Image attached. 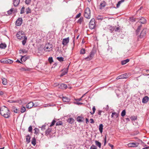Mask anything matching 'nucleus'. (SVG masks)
<instances>
[{"instance_id": "nucleus-1", "label": "nucleus", "mask_w": 149, "mask_h": 149, "mask_svg": "<svg viewBox=\"0 0 149 149\" xmlns=\"http://www.w3.org/2000/svg\"><path fill=\"white\" fill-rule=\"evenodd\" d=\"M56 123L55 128L57 130H63L64 128L63 125V123L61 121H59L58 119L54 118L51 124L49 125V123H45L41 127L42 130H48L52 129L51 127L53 126Z\"/></svg>"}, {"instance_id": "nucleus-2", "label": "nucleus", "mask_w": 149, "mask_h": 149, "mask_svg": "<svg viewBox=\"0 0 149 149\" xmlns=\"http://www.w3.org/2000/svg\"><path fill=\"white\" fill-rule=\"evenodd\" d=\"M0 113L1 116L6 118H8L10 116V111L7 107L4 106L1 108Z\"/></svg>"}, {"instance_id": "nucleus-3", "label": "nucleus", "mask_w": 149, "mask_h": 149, "mask_svg": "<svg viewBox=\"0 0 149 149\" xmlns=\"http://www.w3.org/2000/svg\"><path fill=\"white\" fill-rule=\"evenodd\" d=\"M84 17L87 19H89L91 17V11L89 8H87L85 10L84 14Z\"/></svg>"}, {"instance_id": "nucleus-4", "label": "nucleus", "mask_w": 149, "mask_h": 149, "mask_svg": "<svg viewBox=\"0 0 149 149\" xmlns=\"http://www.w3.org/2000/svg\"><path fill=\"white\" fill-rule=\"evenodd\" d=\"M16 36L18 39L20 40H22L24 38V37H26L25 33L22 31L17 32L16 34Z\"/></svg>"}, {"instance_id": "nucleus-5", "label": "nucleus", "mask_w": 149, "mask_h": 149, "mask_svg": "<svg viewBox=\"0 0 149 149\" xmlns=\"http://www.w3.org/2000/svg\"><path fill=\"white\" fill-rule=\"evenodd\" d=\"M95 53V51L93 49L90 52L89 55L88 57L85 58V59L86 61H88L91 60L93 58Z\"/></svg>"}, {"instance_id": "nucleus-6", "label": "nucleus", "mask_w": 149, "mask_h": 149, "mask_svg": "<svg viewBox=\"0 0 149 149\" xmlns=\"http://www.w3.org/2000/svg\"><path fill=\"white\" fill-rule=\"evenodd\" d=\"M89 27L91 29H93L95 27V19L94 18H92L91 20L89 22Z\"/></svg>"}, {"instance_id": "nucleus-7", "label": "nucleus", "mask_w": 149, "mask_h": 149, "mask_svg": "<svg viewBox=\"0 0 149 149\" xmlns=\"http://www.w3.org/2000/svg\"><path fill=\"white\" fill-rule=\"evenodd\" d=\"M52 45L49 43L46 44L45 48L46 49H47V51L49 52L52 50Z\"/></svg>"}, {"instance_id": "nucleus-8", "label": "nucleus", "mask_w": 149, "mask_h": 149, "mask_svg": "<svg viewBox=\"0 0 149 149\" xmlns=\"http://www.w3.org/2000/svg\"><path fill=\"white\" fill-rule=\"evenodd\" d=\"M23 20L21 17L19 18L16 21L15 24L17 26H20L22 23Z\"/></svg>"}, {"instance_id": "nucleus-9", "label": "nucleus", "mask_w": 149, "mask_h": 149, "mask_svg": "<svg viewBox=\"0 0 149 149\" xmlns=\"http://www.w3.org/2000/svg\"><path fill=\"white\" fill-rule=\"evenodd\" d=\"M69 66V65H68V68H64L63 70H62V71H63V72L60 75V76L61 77H62L67 73Z\"/></svg>"}, {"instance_id": "nucleus-10", "label": "nucleus", "mask_w": 149, "mask_h": 149, "mask_svg": "<svg viewBox=\"0 0 149 149\" xmlns=\"http://www.w3.org/2000/svg\"><path fill=\"white\" fill-rule=\"evenodd\" d=\"M139 144V143H134L132 142L129 143L128 144V146L130 147H136Z\"/></svg>"}, {"instance_id": "nucleus-11", "label": "nucleus", "mask_w": 149, "mask_h": 149, "mask_svg": "<svg viewBox=\"0 0 149 149\" xmlns=\"http://www.w3.org/2000/svg\"><path fill=\"white\" fill-rule=\"evenodd\" d=\"M67 88V86L66 85L63 84H59L58 88L64 89H66Z\"/></svg>"}, {"instance_id": "nucleus-12", "label": "nucleus", "mask_w": 149, "mask_h": 149, "mask_svg": "<svg viewBox=\"0 0 149 149\" xmlns=\"http://www.w3.org/2000/svg\"><path fill=\"white\" fill-rule=\"evenodd\" d=\"M69 42V38L63 39L62 41V44L64 46L66 45Z\"/></svg>"}, {"instance_id": "nucleus-13", "label": "nucleus", "mask_w": 149, "mask_h": 149, "mask_svg": "<svg viewBox=\"0 0 149 149\" xmlns=\"http://www.w3.org/2000/svg\"><path fill=\"white\" fill-rule=\"evenodd\" d=\"M146 32V29H144L141 31L140 36V38H142L144 36H145Z\"/></svg>"}, {"instance_id": "nucleus-14", "label": "nucleus", "mask_w": 149, "mask_h": 149, "mask_svg": "<svg viewBox=\"0 0 149 149\" xmlns=\"http://www.w3.org/2000/svg\"><path fill=\"white\" fill-rule=\"evenodd\" d=\"M52 131H45V135L48 137H50L53 135V134L55 133V131H52L54 132H52Z\"/></svg>"}, {"instance_id": "nucleus-15", "label": "nucleus", "mask_w": 149, "mask_h": 149, "mask_svg": "<svg viewBox=\"0 0 149 149\" xmlns=\"http://www.w3.org/2000/svg\"><path fill=\"white\" fill-rule=\"evenodd\" d=\"M33 107H35L36 106L33 104V103L32 102H30L29 103L27 104L26 106V107L28 109H30L31 108Z\"/></svg>"}, {"instance_id": "nucleus-16", "label": "nucleus", "mask_w": 149, "mask_h": 149, "mask_svg": "<svg viewBox=\"0 0 149 149\" xmlns=\"http://www.w3.org/2000/svg\"><path fill=\"white\" fill-rule=\"evenodd\" d=\"M118 116L119 114L118 113H117L115 112H113L112 113L111 117V118H113V117H114V118H115L117 120H119Z\"/></svg>"}, {"instance_id": "nucleus-17", "label": "nucleus", "mask_w": 149, "mask_h": 149, "mask_svg": "<svg viewBox=\"0 0 149 149\" xmlns=\"http://www.w3.org/2000/svg\"><path fill=\"white\" fill-rule=\"evenodd\" d=\"M21 57V58H20V60L22 62L23 61L25 62V61L27 59H28L29 58V56H26L25 55L24 56H20Z\"/></svg>"}, {"instance_id": "nucleus-18", "label": "nucleus", "mask_w": 149, "mask_h": 149, "mask_svg": "<svg viewBox=\"0 0 149 149\" xmlns=\"http://www.w3.org/2000/svg\"><path fill=\"white\" fill-rule=\"evenodd\" d=\"M77 120L78 122L81 123L84 121V118L83 117L78 116L77 118Z\"/></svg>"}, {"instance_id": "nucleus-19", "label": "nucleus", "mask_w": 149, "mask_h": 149, "mask_svg": "<svg viewBox=\"0 0 149 149\" xmlns=\"http://www.w3.org/2000/svg\"><path fill=\"white\" fill-rule=\"evenodd\" d=\"M138 22L142 24H144L146 23V20L144 17H141L140 18H139V20L138 21Z\"/></svg>"}, {"instance_id": "nucleus-20", "label": "nucleus", "mask_w": 149, "mask_h": 149, "mask_svg": "<svg viewBox=\"0 0 149 149\" xmlns=\"http://www.w3.org/2000/svg\"><path fill=\"white\" fill-rule=\"evenodd\" d=\"M149 98L147 96H145L142 99V102L143 103H147L149 100Z\"/></svg>"}, {"instance_id": "nucleus-21", "label": "nucleus", "mask_w": 149, "mask_h": 149, "mask_svg": "<svg viewBox=\"0 0 149 149\" xmlns=\"http://www.w3.org/2000/svg\"><path fill=\"white\" fill-rule=\"evenodd\" d=\"M20 0H13V4L15 6H17L19 3Z\"/></svg>"}, {"instance_id": "nucleus-22", "label": "nucleus", "mask_w": 149, "mask_h": 149, "mask_svg": "<svg viewBox=\"0 0 149 149\" xmlns=\"http://www.w3.org/2000/svg\"><path fill=\"white\" fill-rule=\"evenodd\" d=\"M12 111L15 113H19L20 111L19 110L17 109L15 107H13L12 108Z\"/></svg>"}, {"instance_id": "nucleus-23", "label": "nucleus", "mask_w": 149, "mask_h": 149, "mask_svg": "<svg viewBox=\"0 0 149 149\" xmlns=\"http://www.w3.org/2000/svg\"><path fill=\"white\" fill-rule=\"evenodd\" d=\"M106 3L104 1H102L100 5V9H102V8L106 6Z\"/></svg>"}, {"instance_id": "nucleus-24", "label": "nucleus", "mask_w": 149, "mask_h": 149, "mask_svg": "<svg viewBox=\"0 0 149 149\" xmlns=\"http://www.w3.org/2000/svg\"><path fill=\"white\" fill-rule=\"evenodd\" d=\"M6 45L5 43H1L0 44V48L2 49H5L6 47Z\"/></svg>"}, {"instance_id": "nucleus-25", "label": "nucleus", "mask_w": 149, "mask_h": 149, "mask_svg": "<svg viewBox=\"0 0 149 149\" xmlns=\"http://www.w3.org/2000/svg\"><path fill=\"white\" fill-rule=\"evenodd\" d=\"M130 61V60L129 59H127L126 60L122 61L121 62V64L122 65H124L126 64L128 62Z\"/></svg>"}, {"instance_id": "nucleus-26", "label": "nucleus", "mask_w": 149, "mask_h": 149, "mask_svg": "<svg viewBox=\"0 0 149 149\" xmlns=\"http://www.w3.org/2000/svg\"><path fill=\"white\" fill-rule=\"evenodd\" d=\"M67 121L70 123L72 124L74 121V120L72 118H69L67 120Z\"/></svg>"}, {"instance_id": "nucleus-27", "label": "nucleus", "mask_w": 149, "mask_h": 149, "mask_svg": "<svg viewBox=\"0 0 149 149\" xmlns=\"http://www.w3.org/2000/svg\"><path fill=\"white\" fill-rule=\"evenodd\" d=\"M95 142L96 146L99 147L100 148H101V143L98 141L97 140H96Z\"/></svg>"}, {"instance_id": "nucleus-28", "label": "nucleus", "mask_w": 149, "mask_h": 149, "mask_svg": "<svg viewBox=\"0 0 149 149\" xmlns=\"http://www.w3.org/2000/svg\"><path fill=\"white\" fill-rule=\"evenodd\" d=\"M120 76L122 79L127 78L128 77V75L127 73L121 75Z\"/></svg>"}, {"instance_id": "nucleus-29", "label": "nucleus", "mask_w": 149, "mask_h": 149, "mask_svg": "<svg viewBox=\"0 0 149 149\" xmlns=\"http://www.w3.org/2000/svg\"><path fill=\"white\" fill-rule=\"evenodd\" d=\"M31 137L29 135H27L26 136V141L27 143H29L30 141Z\"/></svg>"}, {"instance_id": "nucleus-30", "label": "nucleus", "mask_w": 149, "mask_h": 149, "mask_svg": "<svg viewBox=\"0 0 149 149\" xmlns=\"http://www.w3.org/2000/svg\"><path fill=\"white\" fill-rule=\"evenodd\" d=\"M70 100V99L66 97H63V102H68Z\"/></svg>"}, {"instance_id": "nucleus-31", "label": "nucleus", "mask_w": 149, "mask_h": 149, "mask_svg": "<svg viewBox=\"0 0 149 149\" xmlns=\"http://www.w3.org/2000/svg\"><path fill=\"white\" fill-rule=\"evenodd\" d=\"M2 81V83L4 85H6L7 84V79L4 78L3 77L1 78Z\"/></svg>"}, {"instance_id": "nucleus-32", "label": "nucleus", "mask_w": 149, "mask_h": 149, "mask_svg": "<svg viewBox=\"0 0 149 149\" xmlns=\"http://www.w3.org/2000/svg\"><path fill=\"white\" fill-rule=\"evenodd\" d=\"M28 51L25 49H20L19 50V54H23L24 53H27Z\"/></svg>"}, {"instance_id": "nucleus-33", "label": "nucleus", "mask_w": 149, "mask_h": 149, "mask_svg": "<svg viewBox=\"0 0 149 149\" xmlns=\"http://www.w3.org/2000/svg\"><path fill=\"white\" fill-rule=\"evenodd\" d=\"M31 143L35 146L36 144V139L35 137H33L31 140Z\"/></svg>"}, {"instance_id": "nucleus-34", "label": "nucleus", "mask_w": 149, "mask_h": 149, "mask_svg": "<svg viewBox=\"0 0 149 149\" xmlns=\"http://www.w3.org/2000/svg\"><path fill=\"white\" fill-rule=\"evenodd\" d=\"M109 29L110 31L111 32H112L115 29V27L114 26H109Z\"/></svg>"}, {"instance_id": "nucleus-35", "label": "nucleus", "mask_w": 149, "mask_h": 149, "mask_svg": "<svg viewBox=\"0 0 149 149\" xmlns=\"http://www.w3.org/2000/svg\"><path fill=\"white\" fill-rule=\"evenodd\" d=\"M57 59L60 62H62L64 61V58L62 57H58L57 58Z\"/></svg>"}, {"instance_id": "nucleus-36", "label": "nucleus", "mask_w": 149, "mask_h": 149, "mask_svg": "<svg viewBox=\"0 0 149 149\" xmlns=\"http://www.w3.org/2000/svg\"><path fill=\"white\" fill-rule=\"evenodd\" d=\"M23 39L24 40L22 41V44L23 45H24L26 42L27 37L26 36L24 37Z\"/></svg>"}, {"instance_id": "nucleus-37", "label": "nucleus", "mask_w": 149, "mask_h": 149, "mask_svg": "<svg viewBox=\"0 0 149 149\" xmlns=\"http://www.w3.org/2000/svg\"><path fill=\"white\" fill-rule=\"evenodd\" d=\"M86 50L84 48L81 49L80 51V54H84L85 53Z\"/></svg>"}, {"instance_id": "nucleus-38", "label": "nucleus", "mask_w": 149, "mask_h": 149, "mask_svg": "<svg viewBox=\"0 0 149 149\" xmlns=\"http://www.w3.org/2000/svg\"><path fill=\"white\" fill-rule=\"evenodd\" d=\"M83 21V17H81L77 21V23L81 24L82 22Z\"/></svg>"}, {"instance_id": "nucleus-39", "label": "nucleus", "mask_w": 149, "mask_h": 149, "mask_svg": "<svg viewBox=\"0 0 149 149\" xmlns=\"http://www.w3.org/2000/svg\"><path fill=\"white\" fill-rule=\"evenodd\" d=\"M124 1V0H121L119 1L118 3H117L116 5V7L117 8H118L120 4L122 3Z\"/></svg>"}, {"instance_id": "nucleus-40", "label": "nucleus", "mask_w": 149, "mask_h": 149, "mask_svg": "<svg viewBox=\"0 0 149 149\" xmlns=\"http://www.w3.org/2000/svg\"><path fill=\"white\" fill-rule=\"evenodd\" d=\"M26 110V109L25 108V107H24L22 106L21 107V112L22 113H23Z\"/></svg>"}, {"instance_id": "nucleus-41", "label": "nucleus", "mask_w": 149, "mask_h": 149, "mask_svg": "<svg viewBox=\"0 0 149 149\" xmlns=\"http://www.w3.org/2000/svg\"><path fill=\"white\" fill-rule=\"evenodd\" d=\"M26 14L30 13L31 12V9L29 7H28L26 9Z\"/></svg>"}, {"instance_id": "nucleus-42", "label": "nucleus", "mask_w": 149, "mask_h": 149, "mask_svg": "<svg viewBox=\"0 0 149 149\" xmlns=\"http://www.w3.org/2000/svg\"><path fill=\"white\" fill-rule=\"evenodd\" d=\"M6 61V58L2 59L0 60V61L1 63L6 64L7 61Z\"/></svg>"}, {"instance_id": "nucleus-43", "label": "nucleus", "mask_w": 149, "mask_h": 149, "mask_svg": "<svg viewBox=\"0 0 149 149\" xmlns=\"http://www.w3.org/2000/svg\"><path fill=\"white\" fill-rule=\"evenodd\" d=\"M6 61H7V63H9L11 64L13 63V61L10 60L9 59H8L6 58Z\"/></svg>"}, {"instance_id": "nucleus-44", "label": "nucleus", "mask_w": 149, "mask_h": 149, "mask_svg": "<svg viewBox=\"0 0 149 149\" xmlns=\"http://www.w3.org/2000/svg\"><path fill=\"white\" fill-rule=\"evenodd\" d=\"M24 10H25V8L24 6H23L21 10V12L20 13L21 14H22L24 13Z\"/></svg>"}, {"instance_id": "nucleus-45", "label": "nucleus", "mask_w": 149, "mask_h": 149, "mask_svg": "<svg viewBox=\"0 0 149 149\" xmlns=\"http://www.w3.org/2000/svg\"><path fill=\"white\" fill-rule=\"evenodd\" d=\"M125 114L126 111L125 110H124L122 111L121 113V116L122 117H123L125 115Z\"/></svg>"}, {"instance_id": "nucleus-46", "label": "nucleus", "mask_w": 149, "mask_h": 149, "mask_svg": "<svg viewBox=\"0 0 149 149\" xmlns=\"http://www.w3.org/2000/svg\"><path fill=\"white\" fill-rule=\"evenodd\" d=\"M103 125L102 124H100L99 126V130H103Z\"/></svg>"}, {"instance_id": "nucleus-47", "label": "nucleus", "mask_w": 149, "mask_h": 149, "mask_svg": "<svg viewBox=\"0 0 149 149\" xmlns=\"http://www.w3.org/2000/svg\"><path fill=\"white\" fill-rule=\"evenodd\" d=\"M31 1V0H26L25 3L26 4L29 5Z\"/></svg>"}, {"instance_id": "nucleus-48", "label": "nucleus", "mask_w": 149, "mask_h": 149, "mask_svg": "<svg viewBox=\"0 0 149 149\" xmlns=\"http://www.w3.org/2000/svg\"><path fill=\"white\" fill-rule=\"evenodd\" d=\"M48 61L50 63H52L53 62L52 57H49L48 58Z\"/></svg>"}, {"instance_id": "nucleus-49", "label": "nucleus", "mask_w": 149, "mask_h": 149, "mask_svg": "<svg viewBox=\"0 0 149 149\" xmlns=\"http://www.w3.org/2000/svg\"><path fill=\"white\" fill-rule=\"evenodd\" d=\"M136 18H134L133 17L130 18V20L132 22H135L136 21Z\"/></svg>"}, {"instance_id": "nucleus-50", "label": "nucleus", "mask_w": 149, "mask_h": 149, "mask_svg": "<svg viewBox=\"0 0 149 149\" xmlns=\"http://www.w3.org/2000/svg\"><path fill=\"white\" fill-rule=\"evenodd\" d=\"M130 118L132 120H135L137 119V117L136 116H131Z\"/></svg>"}, {"instance_id": "nucleus-51", "label": "nucleus", "mask_w": 149, "mask_h": 149, "mask_svg": "<svg viewBox=\"0 0 149 149\" xmlns=\"http://www.w3.org/2000/svg\"><path fill=\"white\" fill-rule=\"evenodd\" d=\"M10 103H17L19 102V100H10L9 101Z\"/></svg>"}, {"instance_id": "nucleus-52", "label": "nucleus", "mask_w": 149, "mask_h": 149, "mask_svg": "<svg viewBox=\"0 0 149 149\" xmlns=\"http://www.w3.org/2000/svg\"><path fill=\"white\" fill-rule=\"evenodd\" d=\"M141 26H140L138 27L137 29L136 30V32L137 33H138L140 31L141 29Z\"/></svg>"}, {"instance_id": "nucleus-53", "label": "nucleus", "mask_w": 149, "mask_h": 149, "mask_svg": "<svg viewBox=\"0 0 149 149\" xmlns=\"http://www.w3.org/2000/svg\"><path fill=\"white\" fill-rule=\"evenodd\" d=\"M90 149H97V147L93 145L91 147Z\"/></svg>"}, {"instance_id": "nucleus-54", "label": "nucleus", "mask_w": 149, "mask_h": 149, "mask_svg": "<svg viewBox=\"0 0 149 149\" xmlns=\"http://www.w3.org/2000/svg\"><path fill=\"white\" fill-rule=\"evenodd\" d=\"M74 104H77L78 105H81L83 104V103H82L76 102H74Z\"/></svg>"}, {"instance_id": "nucleus-55", "label": "nucleus", "mask_w": 149, "mask_h": 149, "mask_svg": "<svg viewBox=\"0 0 149 149\" xmlns=\"http://www.w3.org/2000/svg\"><path fill=\"white\" fill-rule=\"evenodd\" d=\"M139 133V132L138 131H136V132H134L132 134H131V135L133 136H134L137 135Z\"/></svg>"}, {"instance_id": "nucleus-56", "label": "nucleus", "mask_w": 149, "mask_h": 149, "mask_svg": "<svg viewBox=\"0 0 149 149\" xmlns=\"http://www.w3.org/2000/svg\"><path fill=\"white\" fill-rule=\"evenodd\" d=\"M82 100V98L81 97L78 99H74L75 100L76 102H78L80 101H81Z\"/></svg>"}, {"instance_id": "nucleus-57", "label": "nucleus", "mask_w": 149, "mask_h": 149, "mask_svg": "<svg viewBox=\"0 0 149 149\" xmlns=\"http://www.w3.org/2000/svg\"><path fill=\"white\" fill-rule=\"evenodd\" d=\"M59 85V84L57 83H54V84L53 86L54 87H57L58 88V86Z\"/></svg>"}, {"instance_id": "nucleus-58", "label": "nucleus", "mask_w": 149, "mask_h": 149, "mask_svg": "<svg viewBox=\"0 0 149 149\" xmlns=\"http://www.w3.org/2000/svg\"><path fill=\"white\" fill-rule=\"evenodd\" d=\"M90 121L91 123H94L95 122L93 119L91 118L90 119Z\"/></svg>"}, {"instance_id": "nucleus-59", "label": "nucleus", "mask_w": 149, "mask_h": 149, "mask_svg": "<svg viewBox=\"0 0 149 149\" xmlns=\"http://www.w3.org/2000/svg\"><path fill=\"white\" fill-rule=\"evenodd\" d=\"M81 15V14L80 13H79L76 16V18H77L79 17Z\"/></svg>"}, {"instance_id": "nucleus-60", "label": "nucleus", "mask_w": 149, "mask_h": 149, "mask_svg": "<svg viewBox=\"0 0 149 149\" xmlns=\"http://www.w3.org/2000/svg\"><path fill=\"white\" fill-rule=\"evenodd\" d=\"M104 146H105L106 144V142H107L106 137H105V138L104 139Z\"/></svg>"}, {"instance_id": "nucleus-61", "label": "nucleus", "mask_w": 149, "mask_h": 149, "mask_svg": "<svg viewBox=\"0 0 149 149\" xmlns=\"http://www.w3.org/2000/svg\"><path fill=\"white\" fill-rule=\"evenodd\" d=\"M92 110H93V113H94L95 112V111L96 110L95 108V106H94L93 107Z\"/></svg>"}, {"instance_id": "nucleus-62", "label": "nucleus", "mask_w": 149, "mask_h": 149, "mask_svg": "<svg viewBox=\"0 0 149 149\" xmlns=\"http://www.w3.org/2000/svg\"><path fill=\"white\" fill-rule=\"evenodd\" d=\"M32 128L31 126H30L28 128V130H32Z\"/></svg>"}, {"instance_id": "nucleus-63", "label": "nucleus", "mask_w": 149, "mask_h": 149, "mask_svg": "<svg viewBox=\"0 0 149 149\" xmlns=\"http://www.w3.org/2000/svg\"><path fill=\"white\" fill-rule=\"evenodd\" d=\"M120 29V27H117L116 29L115 28L114 30L115 31H118Z\"/></svg>"}, {"instance_id": "nucleus-64", "label": "nucleus", "mask_w": 149, "mask_h": 149, "mask_svg": "<svg viewBox=\"0 0 149 149\" xmlns=\"http://www.w3.org/2000/svg\"><path fill=\"white\" fill-rule=\"evenodd\" d=\"M102 112V111H100V110H99L98 111V114L99 115H101V113Z\"/></svg>"}]
</instances>
